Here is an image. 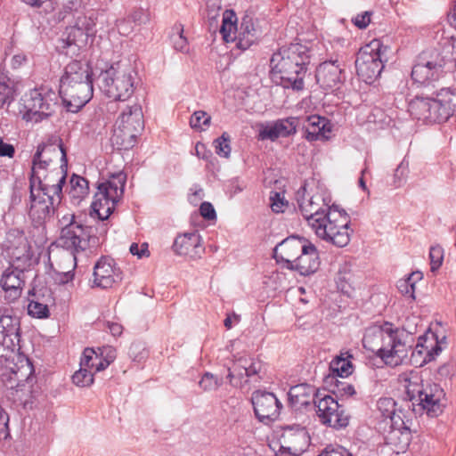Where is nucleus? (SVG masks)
<instances>
[{"label":"nucleus","mask_w":456,"mask_h":456,"mask_svg":"<svg viewBox=\"0 0 456 456\" xmlns=\"http://www.w3.org/2000/svg\"><path fill=\"white\" fill-rule=\"evenodd\" d=\"M303 186L297 193L299 210L322 240L343 248L350 241V217L344 210L330 207L320 194L305 195Z\"/></svg>","instance_id":"1"},{"label":"nucleus","mask_w":456,"mask_h":456,"mask_svg":"<svg viewBox=\"0 0 456 456\" xmlns=\"http://www.w3.org/2000/svg\"><path fill=\"white\" fill-rule=\"evenodd\" d=\"M57 145L40 144L33 156L29 188L42 193L61 197L66 180L67 153L61 142Z\"/></svg>","instance_id":"2"},{"label":"nucleus","mask_w":456,"mask_h":456,"mask_svg":"<svg viewBox=\"0 0 456 456\" xmlns=\"http://www.w3.org/2000/svg\"><path fill=\"white\" fill-rule=\"evenodd\" d=\"M413 331L399 329L386 322L380 326L368 328L362 338L366 350L376 354L387 365H400L412 347Z\"/></svg>","instance_id":"3"},{"label":"nucleus","mask_w":456,"mask_h":456,"mask_svg":"<svg viewBox=\"0 0 456 456\" xmlns=\"http://www.w3.org/2000/svg\"><path fill=\"white\" fill-rule=\"evenodd\" d=\"M309 63V49L306 45L297 43L283 46L271 58L273 79L284 88L302 90Z\"/></svg>","instance_id":"4"},{"label":"nucleus","mask_w":456,"mask_h":456,"mask_svg":"<svg viewBox=\"0 0 456 456\" xmlns=\"http://www.w3.org/2000/svg\"><path fill=\"white\" fill-rule=\"evenodd\" d=\"M92 69L86 61H72L60 80V95L70 112L76 113L93 97Z\"/></svg>","instance_id":"5"},{"label":"nucleus","mask_w":456,"mask_h":456,"mask_svg":"<svg viewBox=\"0 0 456 456\" xmlns=\"http://www.w3.org/2000/svg\"><path fill=\"white\" fill-rule=\"evenodd\" d=\"M34 367L29 359L23 354L17 353L0 369V378L4 385L10 390L9 397L14 403L27 406L31 403L36 378Z\"/></svg>","instance_id":"6"},{"label":"nucleus","mask_w":456,"mask_h":456,"mask_svg":"<svg viewBox=\"0 0 456 456\" xmlns=\"http://www.w3.org/2000/svg\"><path fill=\"white\" fill-rule=\"evenodd\" d=\"M135 77L136 72L132 68L117 69L111 66L101 71L96 83L105 95L114 100L110 102V108H112L117 101L124 102L132 96Z\"/></svg>","instance_id":"7"},{"label":"nucleus","mask_w":456,"mask_h":456,"mask_svg":"<svg viewBox=\"0 0 456 456\" xmlns=\"http://www.w3.org/2000/svg\"><path fill=\"white\" fill-rule=\"evenodd\" d=\"M56 106V95L45 88L25 93L17 103V115L28 122L37 123L50 117Z\"/></svg>","instance_id":"8"},{"label":"nucleus","mask_w":456,"mask_h":456,"mask_svg":"<svg viewBox=\"0 0 456 456\" xmlns=\"http://www.w3.org/2000/svg\"><path fill=\"white\" fill-rule=\"evenodd\" d=\"M28 216L34 229L37 232V240L42 243L45 240V224L55 214V206L61 202V197L48 195V192H40L37 188H29Z\"/></svg>","instance_id":"9"},{"label":"nucleus","mask_w":456,"mask_h":456,"mask_svg":"<svg viewBox=\"0 0 456 456\" xmlns=\"http://www.w3.org/2000/svg\"><path fill=\"white\" fill-rule=\"evenodd\" d=\"M385 52L387 47H384L378 39L372 40L359 50L355 60L356 72L367 84H371L379 77L384 68Z\"/></svg>","instance_id":"10"},{"label":"nucleus","mask_w":456,"mask_h":456,"mask_svg":"<svg viewBox=\"0 0 456 456\" xmlns=\"http://www.w3.org/2000/svg\"><path fill=\"white\" fill-rule=\"evenodd\" d=\"M125 183L126 176L119 174L98 185L92 208L99 219L102 221L108 219L115 209L117 203L123 196Z\"/></svg>","instance_id":"11"},{"label":"nucleus","mask_w":456,"mask_h":456,"mask_svg":"<svg viewBox=\"0 0 456 456\" xmlns=\"http://www.w3.org/2000/svg\"><path fill=\"white\" fill-rule=\"evenodd\" d=\"M406 394L410 401L417 403L430 417L440 415L445 406V393L437 384L411 383L406 386Z\"/></svg>","instance_id":"12"},{"label":"nucleus","mask_w":456,"mask_h":456,"mask_svg":"<svg viewBox=\"0 0 456 456\" xmlns=\"http://www.w3.org/2000/svg\"><path fill=\"white\" fill-rule=\"evenodd\" d=\"M59 223L61 231L58 242L61 247L71 251L66 256L69 261L75 262L76 257L72 253L86 249L90 237L91 227L84 226L77 222L73 214L63 216L59 220Z\"/></svg>","instance_id":"13"},{"label":"nucleus","mask_w":456,"mask_h":456,"mask_svg":"<svg viewBox=\"0 0 456 456\" xmlns=\"http://www.w3.org/2000/svg\"><path fill=\"white\" fill-rule=\"evenodd\" d=\"M445 60L436 50L422 52L411 69V78L422 86H431L444 76Z\"/></svg>","instance_id":"14"},{"label":"nucleus","mask_w":456,"mask_h":456,"mask_svg":"<svg viewBox=\"0 0 456 456\" xmlns=\"http://www.w3.org/2000/svg\"><path fill=\"white\" fill-rule=\"evenodd\" d=\"M314 406L316 408V414L322 424L335 429H340L348 425V415L345 413L343 406L331 395L322 394V395L314 401Z\"/></svg>","instance_id":"15"},{"label":"nucleus","mask_w":456,"mask_h":456,"mask_svg":"<svg viewBox=\"0 0 456 456\" xmlns=\"http://www.w3.org/2000/svg\"><path fill=\"white\" fill-rule=\"evenodd\" d=\"M252 404L255 415L261 422L275 420L282 407L273 393L265 391H256L252 395Z\"/></svg>","instance_id":"16"},{"label":"nucleus","mask_w":456,"mask_h":456,"mask_svg":"<svg viewBox=\"0 0 456 456\" xmlns=\"http://www.w3.org/2000/svg\"><path fill=\"white\" fill-rule=\"evenodd\" d=\"M93 287L108 289L122 280L121 272L112 259L102 257L96 262L93 273Z\"/></svg>","instance_id":"17"},{"label":"nucleus","mask_w":456,"mask_h":456,"mask_svg":"<svg viewBox=\"0 0 456 456\" xmlns=\"http://www.w3.org/2000/svg\"><path fill=\"white\" fill-rule=\"evenodd\" d=\"M343 70L338 60L324 61L316 69L317 83L326 90L338 89L344 81Z\"/></svg>","instance_id":"18"},{"label":"nucleus","mask_w":456,"mask_h":456,"mask_svg":"<svg viewBox=\"0 0 456 456\" xmlns=\"http://www.w3.org/2000/svg\"><path fill=\"white\" fill-rule=\"evenodd\" d=\"M403 418H396L394 424L390 425L386 436L387 444L397 454L406 451L411 441V430Z\"/></svg>","instance_id":"19"},{"label":"nucleus","mask_w":456,"mask_h":456,"mask_svg":"<svg viewBox=\"0 0 456 456\" xmlns=\"http://www.w3.org/2000/svg\"><path fill=\"white\" fill-rule=\"evenodd\" d=\"M307 240L297 236H290L283 240L273 249L274 257L277 261L286 264V267L289 269L291 264L297 261L298 256L303 252V248Z\"/></svg>","instance_id":"20"},{"label":"nucleus","mask_w":456,"mask_h":456,"mask_svg":"<svg viewBox=\"0 0 456 456\" xmlns=\"http://www.w3.org/2000/svg\"><path fill=\"white\" fill-rule=\"evenodd\" d=\"M434 109L438 116V123L447 121L456 114V90L442 88L434 97Z\"/></svg>","instance_id":"21"},{"label":"nucleus","mask_w":456,"mask_h":456,"mask_svg":"<svg viewBox=\"0 0 456 456\" xmlns=\"http://www.w3.org/2000/svg\"><path fill=\"white\" fill-rule=\"evenodd\" d=\"M173 248L177 255L187 256L192 259L200 257L204 252L201 238L195 232L177 236L173 244Z\"/></svg>","instance_id":"22"},{"label":"nucleus","mask_w":456,"mask_h":456,"mask_svg":"<svg viewBox=\"0 0 456 456\" xmlns=\"http://www.w3.org/2000/svg\"><path fill=\"white\" fill-rule=\"evenodd\" d=\"M298 124V118L295 117L278 119L273 124L265 126L261 129L259 132V138L261 140L269 139L271 141H275L279 137L289 136L296 134Z\"/></svg>","instance_id":"23"},{"label":"nucleus","mask_w":456,"mask_h":456,"mask_svg":"<svg viewBox=\"0 0 456 456\" xmlns=\"http://www.w3.org/2000/svg\"><path fill=\"white\" fill-rule=\"evenodd\" d=\"M444 345V336L441 340H439L435 333H427L426 335L419 338L416 346L412 351V355L414 356L416 354L419 355L425 354L426 355L423 359V362L426 363L434 360L435 357L442 352Z\"/></svg>","instance_id":"24"},{"label":"nucleus","mask_w":456,"mask_h":456,"mask_svg":"<svg viewBox=\"0 0 456 456\" xmlns=\"http://www.w3.org/2000/svg\"><path fill=\"white\" fill-rule=\"evenodd\" d=\"M320 265L319 254L315 246L309 241L303 248L297 261L291 264L289 270L298 272L301 275H309L317 271Z\"/></svg>","instance_id":"25"},{"label":"nucleus","mask_w":456,"mask_h":456,"mask_svg":"<svg viewBox=\"0 0 456 456\" xmlns=\"http://www.w3.org/2000/svg\"><path fill=\"white\" fill-rule=\"evenodd\" d=\"M322 393L316 391V389L307 384H298L290 387L288 397L289 404L292 408L298 410L303 406H308L311 403L314 404Z\"/></svg>","instance_id":"26"},{"label":"nucleus","mask_w":456,"mask_h":456,"mask_svg":"<svg viewBox=\"0 0 456 456\" xmlns=\"http://www.w3.org/2000/svg\"><path fill=\"white\" fill-rule=\"evenodd\" d=\"M408 111L418 120L438 123V116L434 109V98L416 96L409 102Z\"/></svg>","instance_id":"27"},{"label":"nucleus","mask_w":456,"mask_h":456,"mask_svg":"<svg viewBox=\"0 0 456 456\" xmlns=\"http://www.w3.org/2000/svg\"><path fill=\"white\" fill-rule=\"evenodd\" d=\"M24 272L19 269H7L2 275L0 284L5 292V298L14 301L21 295Z\"/></svg>","instance_id":"28"},{"label":"nucleus","mask_w":456,"mask_h":456,"mask_svg":"<svg viewBox=\"0 0 456 456\" xmlns=\"http://www.w3.org/2000/svg\"><path fill=\"white\" fill-rule=\"evenodd\" d=\"M65 36L62 37L61 47L67 49L66 54H77L78 51L86 46L88 39V34L82 28L77 26L66 28Z\"/></svg>","instance_id":"29"},{"label":"nucleus","mask_w":456,"mask_h":456,"mask_svg":"<svg viewBox=\"0 0 456 456\" xmlns=\"http://www.w3.org/2000/svg\"><path fill=\"white\" fill-rule=\"evenodd\" d=\"M134 128H127L122 125L115 126L113 135L111 137L112 143L117 145L119 149L129 150L133 148L137 140L139 133V121H134Z\"/></svg>","instance_id":"30"},{"label":"nucleus","mask_w":456,"mask_h":456,"mask_svg":"<svg viewBox=\"0 0 456 456\" xmlns=\"http://www.w3.org/2000/svg\"><path fill=\"white\" fill-rule=\"evenodd\" d=\"M257 31L251 18L246 16L235 36L236 45L241 50L248 49L257 40Z\"/></svg>","instance_id":"31"},{"label":"nucleus","mask_w":456,"mask_h":456,"mask_svg":"<svg viewBox=\"0 0 456 456\" xmlns=\"http://www.w3.org/2000/svg\"><path fill=\"white\" fill-rule=\"evenodd\" d=\"M305 131V138L308 141L328 138L326 134L330 132V124L325 118L320 116H310L307 118Z\"/></svg>","instance_id":"32"},{"label":"nucleus","mask_w":456,"mask_h":456,"mask_svg":"<svg viewBox=\"0 0 456 456\" xmlns=\"http://www.w3.org/2000/svg\"><path fill=\"white\" fill-rule=\"evenodd\" d=\"M134 121H139V133H141L144 127V121L142 108L138 104L126 106L116 121V125L120 127L123 125L125 127L134 128Z\"/></svg>","instance_id":"33"},{"label":"nucleus","mask_w":456,"mask_h":456,"mask_svg":"<svg viewBox=\"0 0 456 456\" xmlns=\"http://www.w3.org/2000/svg\"><path fill=\"white\" fill-rule=\"evenodd\" d=\"M20 330L19 320L9 314L0 315V340H5L9 344H13L18 340Z\"/></svg>","instance_id":"34"},{"label":"nucleus","mask_w":456,"mask_h":456,"mask_svg":"<svg viewBox=\"0 0 456 456\" xmlns=\"http://www.w3.org/2000/svg\"><path fill=\"white\" fill-rule=\"evenodd\" d=\"M377 407L386 425L390 426L395 423L396 418H403L402 411H397L396 403L393 398H380Z\"/></svg>","instance_id":"35"},{"label":"nucleus","mask_w":456,"mask_h":456,"mask_svg":"<svg viewBox=\"0 0 456 456\" xmlns=\"http://www.w3.org/2000/svg\"><path fill=\"white\" fill-rule=\"evenodd\" d=\"M248 359L246 357H240L236 359L232 367L228 369L227 378L230 379V384L233 387H243L244 384L248 382L245 376L242 367H246Z\"/></svg>","instance_id":"36"},{"label":"nucleus","mask_w":456,"mask_h":456,"mask_svg":"<svg viewBox=\"0 0 456 456\" xmlns=\"http://www.w3.org/2000/svg\"><path fill=\"white\" fill-rule=\"evenodd\" d=\"M237 19L232 11H225L223 14L220 33L225 42L234 41L237 26Z\"/></svg>","instance_id":"37"},{"label":"nucleus","mask_w":456,"mask_h":456,"mask_svg":"<svg viewBox=\"0 0 456 456\" xmlns=\"http://www.w3.org/2000/svg\"><path fill=\"white\" fill-rule=\"evenodd\" d=\"M13 82L0 70V109L9 105L13 100Z\"/></svg>","instance_id":"38"},{"label":"nucleus","mask_w":456,"mask_h":456,"mask_svg":"<svg viewBox=\"0 0 456 456\" xmlns=\"http://www.w3.org/2000/svg\"><path fill=\"white\" fill-rule=\"evenodd\" d=\"M330 370L332 373L338 377L345 378L349 376L353 371V365L346 358L337 356L330 362Z\"/></svg>","instance_id":"39"},{"label":"nucleus","mask_w":456,"mask_h":456,"mask_svg":"<svg viewBox=\"0 0 456 456\" xmlns=\"http://www.w3.org/2000/svg\"><path fill=\"white\" fill-rule=\"evenodd\" d=\"M101 361L102 358L98 352L94 348L87 347L83 352L80 366H85L94 373L102 370L98 369V362Z\"/></svg>","instance_id":"40"},{"label":"nucleus","mask_w":456,"mask_h":456,"mask_svg":"<svg viewBox=\"0 0 456 456\" xmlns=\"http://www.w3.org/2000/svg\"><path fill=\"white\" fill-rule=\"evenodd\" d=\"M72 197L82 199L89 191L88 181L79 175H73L70 179Z\"/></svg>","instance_id":"41"},{"label":"nucleus","mask_w":456,"mask_h":456,"mask_svg":"<svg viewBox=\"0 0 456 456\" xmlns=\"http://www.w3.org/2000/svg\"><path fill=\"white\" fill-rule=\"evenodd\" d=\"M94 374L93 370L85 366H80V369L73 374L72 381L80 387H89L94 383Z\"/></svg>","instance_id":"42"},{"label":"nucleus","mask_w":456,"mask_h":456,"mask_svg":"<svg viewBox=\"0 0 456 456\" xmlns=\"http://www.w3.org/2000/svg\"><path fill=\"white\" fill-rule=\"evenodd\" d=\"M283 437L284 438H293L292 444L293 448L296 451H298V436L304 437L305 436V428L299 424L294 425H285L283 428Z\"/></svg>","instance_id":"43"},{"label":"nucleus","mask_w":456,"mask_h":456,"mask_svg":"<svg viewBox=\"0 0 456 456\" xmlns=\"http://www.w3.org/2000/svg\"><path fill=\"white\" fill-rule=\"evenodd\" d=\"M421 273H411L407 279L401 280L398 281L397 287L399 290L405 296H408L411 298H415L414 291H415V283L413 280H420Z\"/></svg>","instance_id":"44"},{"label":"nucleus","mask_w":456,"mask_h":456,"mask_svg":"<svg viewBox=\"0 0 456 456\" xmlns=\"http://www.w3.org/2000/svg\"><path fill=\"white\" fill-rule=\"evenodd\" d=\"M175 30L171 35V41L173 43V46L176 51L182 53H187L189 51V45L187 38L183 36V28L182 25H179L174 28Z\"/></svg>","instance_id":"45"},{"label":"nucleus","mask_w":456,"mask_h":456,"mask_svg":"<svg viewBox=\"0 0 456 456\" xmlns=\"http://www.w3.org/2000/svg\"><path fill=\"white\" fill-rule=\"evenodd\" d=\"M211 117L204 110H196L191 117L190 126L193 129L205 130V127L209 126Z\"/></svg>","instance_id":"46"},{"label":"nucleus","mask_w":456,"mask_h":456,"mask_svg":"<svg viewBox=\"0 0 456 456\" xmlns=\"http://www.w3.org/2000/svg\"><path fill=\"white\" fill-rule=\"evenodd\" d=\"M223 378L206 372L199 382L200 387L204 391H213L223 385Z\"/></svg>","instance_id":"47"},{"label":"nucleus","mask_w":456,"mask_h":456,"mask_svg":"<svg viewBox=\"0 0 456 456\" xmlns=\"http://www.w3.org/2000/svg\"><path fill=\"white\" fill-rule=\"evenodd\" d=\"M216 153L223 158H229L231 153L230 135L224 132L220 137L214 141Z\"/></svg>","instance_id":"48"},{"label":"nucleus","mask_w":456,"mask_h":456,"mask_svg":"<svg viewBox=\"0 0 456 456\" xmlns=\"http://www.w3.org/2000/svg\"><path fill=\"white\" fill-rule=\"evenodd\" d=\"M28 313L29 315L37 318L48 317V305L39 302L38 300H31L28 305Z\"/></svg>","instance_id":"49"},{"label":"nucleus","mask_w":456,"mask_h":456,"mask_svg":"<svg viewBox=\"0 0 456 456\" xmlns=\"http://www.w3.org/2000/svg\"><path fill=\"white\" fill-rule=\"evenodd\" d=\"M97 352L102 358V361L98 362L99 370H105L116 358V351L111 346L98 348Z\"/></svg>","instance_id":"50"},{"label":"nucleus","mask_w":456,"mask_h":456,"mask_svg":"<svg viewBox=\"0 0 456 456\" xmlns=\"http://www.w3.org/2000/svg\"><path fill=\"white\" fill-rule=\"evenodd\" d=\"M270 207L274 213H283L288 208V201L279 192L272 191L270 195Z\"/></svg>","instance_id":"51"},{"label":"nucleus","mask_w":456,"mask_h":456,"mask_svg":"<svg viewBox=\"0 0 456 456\" xmlns=\"http://www.w3.org/2000/svg\"><path fill=\"white\" fill-rule=\"evenodd\" d=\"M13 344H9L5 340H0V369L6 362L13 356H16L17 351L13 348Z\"/></svg>","instance_id":"52"},{"label":"nucleus","mask_w":456,"mask_h":456,"mask_svg":"<svg viewBox=\"0 0 456 456\" xmlns=\"http://www.w3.org/2000/svg\"><path fill=\"white\" fill-rule=\"evenodd\" d=\"M429 258L431 265V271L436 272L441 265L444 260V249L440 246H434L430 248Z\"/></svg>","instance_id":"53"},{"label":"nucleus","mask_w":456,"mask_h":456,"mask_svg":"<svg viewBox=\"0 0 456 456\" xmlns=\"http://www.w3.org/2000/svg\"><path fill=\"white\" fill-rule=\"evenodd\" d=\"M242 370L245 372L246 378L248 379V382L251 380H258V373L261 370V363L259 362H253L252 360L248 359V363H246V367H242Z\"/></svg>","instance_id":"54"},{"label":"nucleus","mask_w":456,"mask_h":456,"mask_svg":"<svg viewBox=\"0 0 456 456\" xmlns=\"http://www.w3.org/2000/svg\"><path fill=\"white\" fill-rule=\"evenodd\" d=\"M9 436V415L4 409L0 406V440H5Z\"/></svg>","instance_id":"55"},{"label":"nucleus","mask_w":456,"mask_h":456,"mask_svg":"<svg viewBox=\"0 0 456 456\" xmlns=\"http://www.w3.org/2000/svg\"><path fill=\"white\" fill-rule=\"evenodd\" d=\"M28 5L32 7H41L45 4V13H51L54 11L55 7L51 0H21Z\"/></svg>","instance_id":"56"},{"label":"nucleus","mask_w":456,"mask_h":456,"mask_svg":"<svg viewBox=\"0 0 456 456\" xmlns=\"http://www.w3.org/2000/svg\"><path fill=\"white\" fill-rule=\"evenodd\" d=\"M370 12H364L361 14H358L355 18L352 20L353 23L359 28L360 29L366 28L370 22Z\"/></svg>","instance_id":"57"},{"label":"nucleus","mask_w":456,"mask_h":456,"mask_svg":"<svg viewBox=\"0 0 456 456\" xmlns=\"http://www.w3.org/2000/svg\"><path fill=\"white\" fill-rule=\"evenodd\" d=\"M200 215L208 220H212L216 216L215 208L209 202L201 203L200 207Z\"/></svg>","instance_id":"58"},{"label":"nucleus","mask_w":456,"mask_h":456,"mask_svg":"<svg viewBox=\"0 0 456 456\" xmlns=\"http://www.w3.org/2000/svg\"><path fill=\"white\" fill-rule=\"evenodd\" d=\"M129 250L132 255L137 256L139 258H142V256L149 255L147 243H142L141 245V248H139L138 244L132 243Z\"/></svg>","instance_id":"59"},{"label":"nucleus","mask_w":456,"mask_h":456,"mask_svg":"<svg viewBox=\"0 0 456 456\" xmlns=\"http://www.w3.org/2000/svg\"><path fill=\"white\" fill-rule=\"evenodd\" d=\"M351 274L348 270V265H345L342 266L338 273V282H345L350 284Z\"/></svg>","instance_id":"60"},{"label":"nucleus","mask_w":456,"mask_h":456,"mask_svg":"<svg viewBox=\"0 0 456 456\" xmlns=\"http://www.w3.org/2000/svg\"><path fill=\"white\" fill-rule=\"evenodd\" d=\"M14 153V147L12 144L4 142L0 139V156L12 158Z\"/></svg>","instance_id":"61"},{"label":"nucleus","mask_w":456,"mask_h":456,"mask_svg":"<svg viewBox=\"0 0 456 456\" xmlns=\"http://www.w3.org/2000/svg\"><path fill=\"white\" fill-rule=\"evenodd\" d=\"M454 372V365L452 363H445L439 367L437 373L442 378L451 377Z\"/></svg>","instance_id":"62"},{"label":"nucleus","mask_w":456,"mask_h":456,"mask_svg":"<svg viewBox=\"0 0 456 456\" xmlns=\"http://www.w3.org/2000/svg\"><path fill=\"white\" fill-rule=\"evenodd\" d=\"M338 387L339 392L344 395L352 396L355 394L354 387L351 384L341 382Z\"/></svg>","instance_id":"63"},{"label":"nucleus","mask_w":456,"mask_h":456,"mask_svg":"<svg viewBox=\"0 0 456 456\" xmlns=\"http://www.w3.org/2000/svg\"><path fill=\"white\" fill-rule=\"evenodd\" d=\"M27 61V58L24 54H15L12 57L11 60V66L13 69L20 68L25 61Z\"/></svg>","instance_id":"64"}]
</instances>
